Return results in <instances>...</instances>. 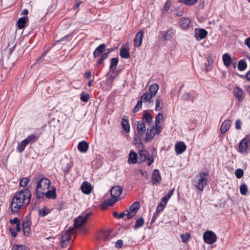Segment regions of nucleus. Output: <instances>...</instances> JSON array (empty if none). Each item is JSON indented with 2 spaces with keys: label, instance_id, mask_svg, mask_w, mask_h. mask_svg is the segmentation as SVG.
Instances as JSON below:
<instances>
[{
  "label": "nucleus",
  "instance_id": "680f3d73",
  "mask_svg": "<svg viewBox=\"0 0 250 250\" xmlns=\"http://www.w3.org/2000/svg\"><path fill=\"white\" fill-rule=\"evenodd\" d=\"M23 234L26 236H28L31 233L30 227L22 228Z\"/></svg>",
  "mask_w": 250,
  "mask_h": 250
},
{
  "label": "nucleus",
  "instance_id": "5701e85b",
  "mask_svg": "<svg viewBox=\"0 0 250 250\" xmlns=\"http://www.w3.org/2000/svg\"><path fill=\"white\" fill-rule=\"evenodd\" d=\"M152 120V116L148 113L147 110L144 111L142 117V121L141 122H144V124H150Z\"/></svg>",
  "mask_w": 250,
  "mask_h": 250
},
{
  "label": "nucleus",
  "instance_id": "37998d69",
  "mask_svg": "<svg viewBox=\"0 0 250 250\" xmlns=\"http://www.w3.org/2000/svg\"><path fill=\"white\" fill-rule=\"evenodd\" d=\"M183 100L188 101L190 100L192 102H194V97L190 96L189 93H184L181 97Z\"/></svg>",
  "mask_w": 250,
  "mask_h": 250
},
{
  "label": "nucleus",
  "instance_id": "4d7b16f0",
  "mask_svg": "<svg viewBox=\"0 0 250 250\" xmlns=\"http://www.w3.org/2000/svg\"><path fill=\"white\" fill-rule=\"evenodd\" d=\"M171 5V0H167L164 6V10L167 11Z\"/></svg>",
  "mask_w": 250,
  "mask_h": 250
},
{
  "label": "nucleus",
  "instance_id": "b1692460",
  "mask_svg": "<svg viewBox=\"0 0 250 250\" xmlns=\"http://www.w3.org/2000/svg\"><path fill=\"white\" fill-rule=\"evenodd\" d=\"M231 125V121L228 120H226L222 124V125L220 127V132L224 134L227 131V130L229 129Z\"/></svg>",
  "mask_w": 250,
  "mask_h": 250
},
{
  "label": "nucleus",
  "instance_id": "cd10ccee",
  "mask_svg": "<svg viewBox=\"0 0 250 250\" xmlns=\"http://www.w3.org/2000/svg\"><path fill=\"white\" fill-rule=\"evenodd\" d=\"M44 195H45L46 197L48 199H56L57 198V195L55 188L53 187L51 190H48L46 192H44Z\"/></svg>",
  "mask_w": 250,
  "mask_h": 250
},
{
  "label": "nucleus",
  "instance_id": "0e129e2a",
  "mask_svg": "<svg viewBox=\"0 0 250 250\" xmlns=\"http://www.w3.org/2000/svg\"><path fill=\"white\" fill-rule=\"evenodd\" d=\"M71 168V167L69 166L68 164H67L65 167L62 168L63 171L65 173V175L68 174L70 169Z\"/></svg>",
  "mask_w": 250,
  "mask_h": 250
},
{
  "label": "nucleus",
  "instance_id": "c756f323",
  "mask_svg": "<svg viewBox=\"0 0 250 250\" xmlns=\"http://www.w3.org/2000/svg\"><path fill=\"white\" fill-rule=\"evenodd\" d=\"M73 229H69L62 236V241L68 242L71 238V234Z\"/></svg>",
  "mask_w": 250,
  "mask_h": 250
},
{
  "label": "nucleus",
  "instance_id": "c03bdc74",
  "mask_svg": "<svg viewBox=\"0 0 250 250\" xmlns=\"http://www.w3.org/2000/svg\"><path fill=\"white\" fill-rule=\"evenodd\" d=\"M31 226V221L30 219H28L27 217L24 219L22 223V228H26L30 227Z\"/></svg>",
  "mask_w": 250,
  "mask_h": 250
},
{
  "label": "nucleus",
  "instance_id": "6e6552de",
  "mask_svg": "<svg viewBox=\"0 0 250 250\" xmlns=\"http://www.w3.org/2000/svg\"><path fill=\"white\" fill-rule=\"evenodd\" d=\"M91 215V212H88L84 216H79L75 219L74 227L79 228L84 224Z\"/></svg>",
  "mask_w": 250,
  "mask_h": 250
},
{
  "label": "nucleus",
  "instance_id": "72a5a7b5",
  "mask_svg": "<svg viewBox=\"0 0 250 250\" xmlns=\"http://www.w3.org/2000/svg\"><path fill=\"white\" fill-rule=\"evenodd\" d=\"M56 208L59 211L64 209L66 208V204L65 201L62 200H59L55 205Z\"/></svg>",
  "mask_w": 250,
  "mask_h": 250
},
{
  "label": "nucleus",
  "instance_id": "dca6fc26",
  "mask_svg": "<svg viewBox=\"0 0 250 250\" xmlns=\"http://www.w3.org/2000/svg\"><path fill=\"white\" fill-rule=\"evenodd\" d=\"M143 34L144 32L143 31H139L136 34L135 38L134 40V45L135 47L140 46L142 44Z\"/></svg>",
  "mask_w": 250,
  "mask_h": 250
},
{
  "label": "nucleus",
  "instance_id": "13d9d810",
  "mask_svg": "<svg viewBox=\"0 0 250 250\" xmlns=\"http://www.w3.org/2000/svg\"><path fill=\"white\" fill-rule=\"evenodd\" d=\"M125 215L126 216V213L125 212V210L124 212L120 213V214H118L117 212H114L113 213V216L115 217H117L119 219L123 218Z\"/></svg>",
  "mask_w": 250,
  "mask_h": 250
},
{
  "label": "nucleus",
  "instance_id": "4be33fe9",
  "mask_svg": "<svg viewBox=\"0 0 250 250\" xmlns=\"http://www.w3.org/2000/svg\"><path fill=\"white\" fill-rule=\"evenodd\" d=\"M81 189L83 193L89 194L92 190L91 185L89 183L84 182L82 185Z\"/></svg>",
  "mask_w": 250,
  "mask_h": 250
},
{
  "label": "nucleus",
  "instance_id": "58836bf2",
  "mask_svg": "<svg viewBox=\"0 0 250 250\" xmlns=\"http://www.w3.org/2000/svg\"><path fill=\"white\" fill-rule=\"evenodd\" d=\"M144 219L143 217L136 218V221L133 228L135 230L142 227L144 225Z\"/></svg>",
  "mask_w": 250,
  "mask_h": 250
},
{
  "label": "nucleus",
  "instance_id": "f3484780",
  "mask_svg": "<svg viewBox=\"0 0 250 250\" xmlns=\"http://www.w3.org/2000/svg\"><path fill=\"white\" fill-rule=\"evenodd\" d=\"M106 48V45L104 43L99 45L93 52V57L96 58L100 55H102Z\"/></svg>",
  "mask_w": 250,
  "mask_h": 250
},
{
  "label": "nucleus",
  "instance_id": "7c9ffc66",
  "mask_svg": "<svg viewBox=\"0 0 250 250\" xmlns=\"http://www.w3.org/2000/svg\"><path fill=\"white\" fill-rule=\"evenodd\" d=\"M29 143L26 139L22 140L20 144H19L17 147V151L19 153L22 152L24 151L25 147Z\"/></svg>",
  "mask_w": 250,
  "mask_h": 250
},
{
  "label": "nucleus",
  "instance_id": "bf43d9fd",
  "mask_svg": "<svg viewBox=\"0 0 250 250\" xmlns=\"http://www.w3.org/2000/svg\"><path fill=\"white\" fill-rule=\"evenodd\" d=\"M243 174H244V171L241 168H238V169H236V170L235 171V176L238 178H241L243 176Z\"/></svg>",
  "mask_w": 250,
  "mask_h": 250
},
{
  "label": "nucleus",
  "instance_id": "c85d7f7f",
  "mask_svg": "<svg viewBox=\"0 0 250 250\" xmlns=\"http://www.w3.org/2000/svg\"><path fill=\"white\" fill-rule=\"evenodd\" d=\"M223 61L226 66H229L231 63L232 60L229 54L225 53L223 55Z\"/></svg>",
  "mask_w": 250,
  "mask_h": 250
},
{
  "label": "nucleus",
  "instance_id": "1a4fd4ad",
  "mask_svg": "<svg viewBox=\"0 0 250 250\" xmlns=\"http://www.w3.org/2000/svg\"><path fill=\"white\" fill-rule=\"evenodd\" d=\"M208 35V32L203 28L195 29L194 36L197 41H200L205 38Z\"/></svg>",
  "mask_w": 250,
  "mask_h": 250
},
{
  "label": "nucleus",
  "instance_id": "6ab92c4d",
  "mask_svg": "<svg viewBox=\"0 0 250 250\" xmlns=\"http://www.w3.org/2000/svg\"><path fill=\"white\" fill-rule=\"evenodd\" d=\"M128 162L129 164L139 163V159L137 154L133 150H131L129 154Z\"/></svg>",
  "mask_w": 250,
  "mask_h": 250
},
{
  "label": "nucleus",
  "instance_id": "7ed1b4c3",
  "mask_svg": "<svg viewBox=\"0 0 250 250\" xmlns=\"http://www.w3.org/2000/svg\"><path fill=\"white\" fill-rule=\"evenodd\" d=\"M208 173L200 172L195 176L196 180L193 182V186L201 192L208 184Z\"/></svg>",
  "mask_w": 250,
  "mask_h": 250
},
{
  "label": "nucleus",
  "instance_id": "f8f14e48",
  "mask_svg": "<svg viewBox=\"0 0 250 250\" xmlns=\"http://www.w3.org/2000/svg\"><path fill=\"white\" fill-rule=\"evenodd\" d=\"M119 200V198H117L115 197H112V198L108 199L107 200H104L101 204V208L104 210L108 207L113 206L114 204Z\"/></svg>",
  "mask_w": 250,
  "mask_h": 250
},
{
  "label": "nucleus",
  "instance_id": "ea45409f",
  "mask_svg": "<svg viewBox=\"0 0 250 250\" xmlns=\"http://www.w3.org/2000/svg\"><path fill=\"white\" fill-rule=\"evenodd\" d=\"M51 212V210L44 207L39 210V215L42 217H45Z\"/></svg>",
  "mask_w": 250,
  "mask_h": 250
},
{
  "label": "nucleus",
  "instance_id": "864d4df0",
  "mask_svg": "<svg viewBox=\"0 0 250 250\" xmlns=\"http://www.w3.org/2000/svg\"><path fill=\"white\" fill-rule=\"evenodd\" d=\"M163 115L162 113H159L155 118V126H157L160 123L161 120L163 118Z\"/></svg>",
  "mask_w": 250,
  "mask_h": 250
},
{
  "label": "nucleus",
  "instance_id": "6e6d98bb",
  "mask_svg": "<svg viewBox=\"0 0 250 250\" xmlns=\"http://www.w3.org/2000/svg\"><path fill=\"white\" fill-rule=\"evenodd\" d=\"M166 205L163 204L162 202L159 203L157 207L156 212H158V213L162 212L164 209Z\"/></svg>",
  "mask_w": 250,
  "mask_h": 250
},
{
  "label": "nucleus",
  "instance_id": "09e8293b",
  "mask_svg": "<svg viewBox=\"0 0 250 250\" xmlns=\"http://www.w3.org/2000/svg\"><path fill=\"white\" fill-rule=\"evenodd\" d=\"M180 237L183 242L187 243L189 240L190 236L189 233H187L186 234H181Z\"/></svg>",
  "mask_w": 250,
  "mask_h": 250
},
{
  "label": "nucleus",
  "instance_id": "4468645a",
  "mask_svg": "<svg viewBox=\"0 0 250 250\" xmlns=\"http://www.w3.org/2000/svg\"><path fill=\"white\" fill-rule=\"evenodd\" d=\"M28 22V18L27 16H24L18 19L16 25L19 29H21L27 26Z\"/></svg>",
  "mask_w": 250,
  "mask_h": 250
},
{
  "label": "nucleus",
  "instance_id": "3c124183",
  "mask_svg": "<svg viewBox=\"0 0 250 250\" xmlns=\"http://www.w3.org/2000/svg\"><path fill=\"white\" fill-rule=\"evenodd\" d=\"M142 103L143 101L140 100H139L134 107L133 109V112L136 113L140 109H141L142 107Z\"/></svg>",
  "mask_w": 250,
  "mask_h": 250
},
{
  "label": "nucleus",
  "instance_id": "bb28decb",
  "mask_svg": "<svg viewBox=\"0 0 250 250\" xmlns=\"http://www.w3.org/2000/svg\"><path fill=\"white\" fill-rule=\"evenodd\" d=\"M174 31L173 28H170L167 30L164 34V39L166 41H169L172 39L174 36Z\"/></svg>",
  "mask_w": 250,
  "mask_h": 250
},
{
  "label": "nucleus",
  "instance_id": "338daca9",
  "mask_svg": "<svg viewBox=\"0 0 250 250\" xmlns=\"http://www.w3.org/2000/svg\"><path fill=\"white\" fill-rule=\"evenodd\" d=\"M160 101L159 99H156V106H155V110L160 111L161 110L162 107H160Z\"/></svg>",
  "mask_w": 250,
  "mask_h": 250
},
{
  "label": "nucleus",
  "instance_id": "5fc2aeb1",
  "mask_svg": "<svg viewBox=\"0 0 250 250\" xmlns=\"http://www.w3.org/2000/svg\"><path fill=\"white\" fill-rule=\"evenodd\" d=\"M29 180L27 178H22L20 182V185L21 187H25L29 183Z\"/></svg>",
  "mask_w": 250,
  "mask_h": 250
},
{
  "label": "nucleus",
  "instance_id": "f704fd0d",
  "mask_svg": "<svg viewBox=\"0 0 250 250\" xmlns=\"http://www.w3.org/2000/svg\"><path fill=\"white\" fill-rule=\"evenodd\" d=\"M39 138V135H36L34 134H31L29 136H28L26 138V141L28 142V143L33 144L35 142H36L38 139Z\"/></svg>",
  "mask_w": 250,
  "mask_h": 250
},
{
  "label": "nucleus",
  "instance_id": "69168bd1",
  "mask_svg": "<svg viewBox=\"0 0 250 250\" xmlns=\"http://www.w3.org/2000/svg\"><path fill=\"white\" fill-rule=\"evenodd\" d=\"M123 246V241L121 240H118L115 244V247L117 248H121Z\"/></svg>",
  "mask_w": 250,
  "mask_h": 250
},
{
  "label": "nucleus",
  "instance_id": "a19ab883",
  "mask_svg": "<svg viewBox=\"0 0 250 250\" xmlns=\"http://www.w3.org/2000/svg\"><path fill=\"white\" fill-rule=\"evenodd\" d=\"M12 250H30L29 248L23 245H14Z\"/></svg>",
  "mask_w": 250,
  "mask_h": 250
},
{
  "label": "nucleus",
  "instance_id": "a211bd4d",
  "mask_svg": "<svg viewBox=\"0 0 250 250\" xmlns=\"http://www.w3.org/2000/svg\"><path fill=\"white\" fill-rule=\"evenodd\" d=\"M235 98L239 103L243 102L245 98L243 90L239 87H235Z\"/></svg>",
  "mask_w": 250,
  "mask_h": 250
},
{
  "label": "nucleus",
  "instance_id": "2eb2a0df",
  "mask_svg": "<svg viewBox=\"0 0 250 250\" xmlns=\"http://www.w3.org/2000/svg\"><path fill=\"white\" fill-rule=\"evenodd\" d=\"M123 192V188L119 186H117L113 187L110 189V194L112 197H115L117 198H119V196Z\"/></svg>",
  "mask_w": 250,
  "mask_h": 250
},
{
  "label": "nucleus",
  "instance_id": "a878e982",
  "mask_svg": "<svg viewBox=\"0 0 250 250\" xmlns=\"http://www.w3.org/2000/svg\"><path fill=\"white\" fill-rule=\"evenodd\" d=\"M190 21L189 19L186 18H181L179 21L180 27L183 29L188 27L190 24Z\"/></svg>",
  "mask_w": 250,
  "mask_h": 250
},
{
  "label": "nucleus",
  "instance_id": "aec40b11",
  "mask_svg": "<svg viewBox=\"0 0 250 250\" xmlns=\"http://www.w3.org/2000/svg\"><path fill=\"white\" fill-rule=\"evenodd\" d=\"M77 148L80 152L85 153L89 148V145L86 141H83L79 143Z\"/></svg>",
  "mask_w": 250,
  "mask_h": 250
},
{
  "label": "nucleus",
  "instance_id": "603ef678",
  "mask_svg": "<svg viewBox=\"0 0 250 250\" xmlns=\"http://www.w3.org/2000/svg\"><path fill=\"white\" fill-rule=\"evenodd\" d=\"M240 193L242 195H246L248 192V188L246 185L243 184L240 187Z\"/></svg>",
  "mask_w": 250,
  "mask_h": 250
},
{
  "label": "nucleus",
  "instance_id": "2f4dec72",
  "mask_svg": "<svg viewBox=\"0 0 250 250\" xmlns=\"http://www.w3.org/2000/svg\"><path fill=\"white\" fill-rule=\"evenodd\" d=\"M120 56L124 59H128L130 57V54L128 49L122 47L120 51Z\"/></svg>",
  "mask_w": 250,
  "mask_h": 250
},
{
  "label": "nucleus",
  "instance_id": "473e14b6",
  "mask_svg": "<svg viewBox=\"0 0 250 250\" xmlns=\"http://www.w3.org/2000/svg\"><path fill=\"white\" fill-rule=\"evenodd\" d=\"M153 97L152 95L148 92H146L144 93L140 97V100L142 101L143 102H150V100L151 98Z\"/></svg>",
  "mask_w": 250,
  "mask_h": 250
},
{
  "label": "nucleus",
  "instance_id": "412c9836",
  "mask_svg": "<svg viewBox=\"0 0 250 250\" xmlns=\"http://www.w3.org/2000/svg\"><path fill=\"white\" fill-rule=\"evenodd\" d=\"M146 130V127L144 122H141V121H138L137 124V131L138 134L140 136L143 135Z\"/></svg>",
  "mask_w": 250,
  "mask_h": 250
},
{
  "label": "nucleus",
  "instance_id": "f257e3e1",
  "mask_svg": "<svg viewBox=\"0 0 250 250\" xmlns=\"http://www.w3.org/2000/svg\"><path fill=\"white\" fill-rule=\"evenodd\" d=\"M31 194L29 189L24 188L15 193L12 198L10 207L12 212L16 213L21 208H25L30 203Z\"/></svg>",
  "mask_w": 250,
  "mask_h": 250
},
{
  "label": "nucleus",
  "instance_id": "20e7f679",
  "mask_svg": "<svg viewBox=\"0 0 250 250\" xmlns=\"http://www.w3.org/2000/svg\"><path fill=\"white\" fill-rule=\"evenodd\" d=\"M139 163H141L147 160V164L148 166H150L154 162L153 157H149V152L146 150L143 149V148L139 150Z\"/></svg>",
  "mask_w": 250,
  "mask_h": 250
},
{
  "label": "nucleus",
  "instance_id": "423d86ee",
  "mask_svg": "<svg viewBox=\"0 0 250 250\" xmlns=\"http://www.w3.org/2000/svg\"><path fill=\"white\" fill-rule=\"evenodd\" d=\"M250 146V139L248 136L245 137L240 142L238 151L242 154H247L248 153V147Z\"/></svg>",
  "mask_w": 250,
  "mask_h": 250
},
{
  "label": "nucleus",
  "instance_id": "de8ad7c7",
  "mask_svg": "<svg viewBox=\"0 0 250 250\" xmlns=\"http://www.w3.org/2000/svg\"><path fill=\"white\" fill-rule=\"evenodd\" d=\"M134 140L135 141V145L139 148L143 149L144 147V145L139 137H135L134 138Z\"/></svg>",
  "mask_w": 250,
  "mask_h": 250
},
{
  "label": "nucleus",
  "instance_id": "49530a36",
  "mask_svg": "<svg viewBox=\"0 0 250 250\" xmlns=\"http://www.w3.org/2000/svg\"><path fill=\"white\" fill-rule=\"evenodd\" d=\"M181 3L187 5H192L196 3L198 0H178Z\"/></svg>",
  "mask_w": 250,
  "mask_h": 250
},
{
  "label": "nucleus",
  "instance_id": "4c0bfd02",
  "mask_svg": "<svg viewBox=\"0 0 250 250\" xmlns=\"http://www.w3.org/2000/svg\"><path fill=\"white\" fill-rule=\"evenodd\" d=\"M122 126L125 132H128L129 131L130 125L127 119H125L124 118L122 119Z\"/></svg>",
  "mask_w": 250,
  "mask_h": 250
},
{
  "label": "nucleus",
  "instance_id": "774afa93",
  "mask_svg": "<svg viewBox=\"0 0 250 250\" xmlns=\"http://www.w3.org/2000/svg\"><path fill=\"white\" fill-rule=\"evenodd\" d=\"M10 222L11 224H14L16 225L21 223L20 219L17 217L14 218L13 219H11L10 220Z\"/></svg>",
  "mask_w": 250,
  "mask_h": 250
},
{
  "label": "nucleus",
  "instance_id": "393cba45",
  "mask_svg": "<svg viewBox=\"0 0 250 250\" xmlns=\"http://www.w3.org/2000/svg\"><path fill=\"white\" fill-rule=\"evenodd\" d=\"M119 62V59L118 57L116 58H112L110 60V70L113 72H115L117 66L118 65Z\"/></svg>",
  "mask_w": 250,
  "mask_h": 250
},
{
  "label": "nucleus",
  "instance_id": "0eeeda50",
  "mask_svg": "<svg viewBox=\"0 0 250 250\" xmlns=\"http://www.w3.org/2000/svg\"><path fill=\"white\" fill-rule=\"evenodd\" d=\"M203 239L206 243L212 244L216 241L217 236L214 232L208 230L204 232Z\"/></svg>",
  "mask_w": 250,
  "mask_h": 250
},
{
  "label": "nucleus",
  "instance_id": "8fccbe9b",
  "mask_svg": "<svg viewBox=\"0 0 250 250\" xmlns=\"http://www.w3.org/2000/svg\"><path fill=\"white\" fill-rule=\"evenodd\" d=\"M89 99V95L87 93H82L81 95V100L84 102L87 103Z\"/></svg>",
  "mask_w": 250,
  "mask_h": 250
},
{
  "label": "nucleus",
  "instance_id": "39448f33",
  "mask_svg": "<svg viewBox=\"0 0 250 250\" xmlns=\"http://www.w3.org/2000/svg\"><path fill=\"white\" fill-rule=\"evenodd\" d=\"M140 208V205L138 201H136L129 206L128 209L125 210L126 213L127 219L133 218L138 212Z\"/></svg>",
  "mask_w": 250,
  "mask_h": 250
},
{
  "label": "nucleus",
  "instance_id": "052dcab7",
  "mask_svg": "<svg viewBox=\"0 0 250 250\" xmlns=\"http://www.w3.org/2000/svg\"><path fill=\"white\" fill-rule=\"evenodd\" d=\"M49 49L48 48L46 50L44 51V52L42 53V56L36 61V63H35L36 64L42 62V61L43 60L45 56L47 54Z\"/></svg>",
  "mask_w": 250,
  "mask_h": 250
},
{
  "label": "nucleus",
  "instance_id": "e2e57ef3",
  "mask_svg": "<svg viewBox=\"0 0 250 250\" xmlns=\"http://www.w3.org/2000/svg\"><path fill=\"white\" fill-rule=\"evenodd\" d=\"M71 38V37L70 35H66L65 36H64L63 37H62V39L59 40V41H57V42H63L64 41H68L70 40Z\"/></svg>",
  "mask_w": 250,
  "mask_h": 250
},
{
  "label": "nucleus",
  "instance_id": "9d476101",
  "mask_svg": "<svg viewBox=\"0 0 250 250\" xmlns=\"http://www.w3.org/2000/svg\"><path fill=\"white\" fill-rule=\"evenodd\" d=\"M155 126L153 125L147 128L145 138V141L146 142H150L155 135Z\"/></svg>",
  "mask_w": 250,
  "mask_h": 250
},
{
  "label": "nucleus",
  "instance_id": "ddd939ff",
  "mask_svg": "<svg viewBox=\"0 0 250 250\" xmlns=\"http://www.w3.org/2000/svg\"><path fill=\"white\" fill-rule=\"evenodd\" d=\"M187 146L182 141L178 142L175 145V151L177 154L183 153L186 149Z\"/></svg>",
  "mask_w": 250,
  "mask_h": 250
},
{
  "label": "nucleus",
  "instance_id": "e433bc0d",
  "mask_svg": "<svg viewBox=\"0 0 250 250\" xmlns=\"http://www.w3.org/2000/svg\"><path fill=\"white\" fill-rule=\"evenodd\" d=\"M174 191V188L170 189L168 192L167 193V195H165V196L163 197L161 199V201L162 202H164L165 205H166L168 201L170 198L172 196L173 194Z\"/></svg>",
  "mask_w": 250,
  "mask_h": 250
},
{
  "label": "nucleus",
  "instance_id": "9b49d317",
  "mask_svg": "<svg viewBox=\"0 0 250 250\" xmlns=\"http://www.w3.org/2000/svg\"><path fill=\"white\" fill-rule=\"evenodd\" d=\"M162 177L159 170L158 169H155L151 176V180L153 185H157L160 183Z\"/></svg>",
  "mask_w": 250,
  "mask_h": 250
},
{
  "label": "nucleus",
  "instance_id": "79ce46f5",
  "mask_svg": "<svg viewBox=\"0 0 250 250\" xmlns=\"http://www.w3.org/2000/svg\"><path fill=\"white\" fill-rule=\"evenodd\" d=\"M247 63L244 60H240L238 63V69L240 71L244 70L247 67Z\"/></svg>",
  "mask_w": 250,
  "mask_h": 250
},
{
  "label": "nucleus",
  "instance_id": "f03ea898",
  "mask_svg": "<svg viewBox=\"0 0 250 250\" xmlns=\"http://www.w3.org/2000/svg\"><path fill=\"white\" fill-rule=\"evenodd\" d=\"M37 180L36 196L37 198L41 199L44 196V191L50 188L51 182L48 179L42 175L38 177Z\"/></svg>",
  "mask_w": 250,
  "mask_h": 250
},
{
  "label": "nucleus",
  "instance_id": "c9c22d12",
  "mask_svg": "<svg viewBox=\"0 0 250 250\" xmlns=\"http://www.w3.org/2000/svg\"><path fill=\"white\" fill-rule=\"evenodd\" d=\"M159 89V85L157 83L151 84L149 88V92L153 97L157 93Z\"/></svg>",
  "mask_w": 250,
  "mask_h": 250
},
{
  "label": "nucleus",
  "instance_id": "a18cd8bd",
  "mask_svg": "<svg viewBox=\"0 0 250 250\" xmlns=\"http://www.w3.org/2000/svg\"><path fill=\"white\" fill-rule=\"evenodd\" d=\"M107 58V55L106 54H102L99 59L98 60L96 66L99 67V65L104 63V60H105Z\"/></svg>",
  "mask_w": 250,
  "mask_h": 250
}]
</instances>
